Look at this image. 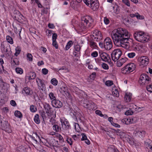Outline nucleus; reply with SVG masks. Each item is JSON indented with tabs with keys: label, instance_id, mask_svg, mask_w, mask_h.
<instances>
[{
	"label": "nucleus",
	"instance_id": "2",
	"mask_svg": "<svg viewBox=\"0 0 152 152\" xmlns=\"http://www.w3.org/2000/svg\"><path fill=\"white\" fill-rule=\"evenodd\" d=\"M81 103L84 108L90 110H94L97 108L96 105L91 100L84 99L82 101Z\"/></svg>",
	"mask_w": 152,
	"mask_h": 152
},
{
	"label": "nucleus",
	"instance_id": "18",
	"mask_svg": "<svg viewBox=\"0 0 152 152\" xmlns=\"http://www.w3.org/2000/svg\"><path fill=\"white\" fill-rule=\"evenodd\" d=\"M81 47L79 45H76L74 46L75 51L73 52L74 55L76 57H78L80 54V50Z\"/></svg>",
	"mask_w": 152,
	"mask_h": 152
},
{
	"label": "nucleus",
	"instance_id": "42",
	"mask_svg": "<svg viewBox=\"0 0 152 152\" xmlns=\"http://www.w3.org/2000/svg\"><path fill=\"white\" fill-rule=\"evenodd\" d=\"M15 50L16 52L14 54L15 56H17L20 53L21 51V48L20 47L18 46L16 48Z\"/></svg>",
	"mask_w": 152,
	"mask_h": 152
},
{
	"label": "nucleus",
	"instance_id": "49",
	"mask_svg": "<svg viewBox=\"0 0 152 152\" xmlns=\"http://www.w3.org/2000/svg\"><path fill=\"white\" fill-rule=\"evenodd\" d=\"M112 93L114 96L118 97L119 96V93L117 90H114L112 92Z\"/></svg>",
	"mask_w": 152,
	"mask_h": 152
},
{
	"label": "nucleus",
	"instance_id": "35",
	"mask_svg": "<svg viewBox=\"0 0 152 152\" xmlns=\"http://www.w3.org/2000/svg\"><path fill=\"white\" fill-rule=\"evenodd\" d=\"M34 121L37 124H39L40 122V120L39 119V114H36L34 118Z\"/></svg>",
	"mask_w": 152,
	"mask_h": 152
},
{
	"label": "nucleus",
	"instance_id": "20",
	"mask_svg": "<svg viewBox=\"0 0 152 152\" xmlns=\"http://www.w3.org/2000/svg\"><path fill=\"white\" fill-rule=\"evenodd\" d=\"M100 57L105 62H109L110 61V56L105 53H102L100 54Z\"/></svg>",
	"mask_w": 152,
	"mask_h": 152
},
{
	"label": "nucleus",
	"instance_id": "53",
	"mask_svg": "<svg viewBox=\"0 0 152 152\" xmlns=\"http://www.w3.org/2000/svg\"><path fill=\"white\" fill-rule=\"evenodd\" d=\"M113 84V81L109 80L106 81L105 83V85L108 86H111Z\"/></svg>",
	"mask_w": 152,
	"mask_h": 152
},
{
	"label": "nucleus",
	"instance_id": "52",
	"mask_svg": "<svg viewBox=\"0 0 152 152\" xmlns=\"http://www.w3.org/2000/svg\"><path fill=\"white\" fill-rule=\"evenodd\" d=\"M135 56V53L134 52H131L127 54L128 56L130 58H133Z\"/></svg>",
	"mask_w": 152,
	"mask_h": 152
},
{
	"label": "nucleus",
	"instance_id": "16",
	"mask_svg": "<svg viewBox=\"0 0 152 152\" xmlns=\"http://www.w3.org/2000/svg\"><path fill=\"white\" fill-rule=\"evenodd\" d=\"M144 143L147 148L148 149V152H152L151 141L150 139H148L144 142Z\"/></svg>",
	"mask_w": 152,
	"mask_h": 152
},
{
	"label": "nucleus",
	"instance_id": "15",
	"mask_svg": "<svg viewBox=\"0 0 152 152\" xmlns=\"http://www.w3.org/2000/svg\"><path fill=\"white\" fill-rule=\"evenodd\" d=\"M89 6L93 10H96L99 7V3L98 0L96 1H93Z\"/></svg>",
	"mask_w": 152,
	"mask_h": 152
},
{
	"label": "nucleus",
	"instance_id": "47",
	"mask_svg": "<svg viewBox=\"0 0 152 152\" xmlns=\"http://www.w3.org/2000/svg\"><path fill=\"white\" fill-rule=\"evenodd\" d=\"M27 57L28 60L29 61H32L33 60V56L31 53H27Z\"/></svg>",
	"mask_w": 152,
	"mask_h": 152
},
{
	"label": "nucleus",
	"instance_id": "21",
	"mask_svg": "<svg viewBox=\"0 0 152 152\" xmlns=\"http://www.w3.org/2000/svg\"><path fill=\"white\" fill-rule=\"evenodd\" d=\"M60 91L62 94L66 95V96H69V94L68 90L66 86L61 87L60 88Z\"/></svg>",
	"mask_w": 152,
	"mask_h": 152
},
{
	"label": "nucleus",
	"instance_id": "12",
	"mask_svg": "<svg viewBox=\"0 0 152 152\" xmlns=\"http://www.w3.org/2000/svg\"><path fill=\"white\" fill-rule=\"evenodd\" d=\"M94 34L93 36H95L94 39V41H98L102 39V35L100 31H96Z\"/></svg>",
	"mask_w": 152,
	"mask_h": 152
},
{
	"label": "nucleus",
	"instance_id": "63",
	"mask_svg": "<svg viewBox=\"0 0 152 152\" xmlns=\"http://www.w3.org/2000/svg\"><path fill=\"white\" fill-rule=\"evenodd\" d=\"M81 135L82 136V138L81 139V140H85L87 139V137L85 133H81Z\"/></svg>",
	"mask_w": 152,
	"mask_h": 152
},
{
	"label": "nucleus",
	"instance_id": "11",
	"mask_svg": "<svg viewBox=\"0 0 152 152\" xmlns=\"http://www.w3.org/2000/svg\"><path fill=\"white\" fill-rule=\"evenodd\" d=\"M137 108L136 105L132 104L129 106V109L125 113V114L127 115H132L134 112V110L136 111H137Z\"/></svg>",
	"mask_w": 152,
	"mask_h": 152
},
{
	"label": "nucleus",
	"instance_id": "43",
	"mask_svg": "<svg viewBox=\"0 0 152 152\" xmlns=\"http://www.w3.org/2000/svg\"><path fill=\"white\" fill-rule=\"evenodd\" d=\"M6 39L7 42L11 44L13 43V41L12 38L9 36L6 37Z\"/></svg>",
	"mask_w": 152,
	"mask_h": 152
},
{
	"label": "nucleus",
	"instance_id": "33",
	"mask_svg": "<svg viewBox=\"0 0 152 152\" xmlns=\"http://www.w3.org/2000/svg\"><path fill=\"white\" fill-rule=\"evenodd\" d=\"M46 114V116L47 118H50L51 117H53L54 116L56 115L55 113H54L53 110L49 111L48 112H45Z\"/></svg>",
	"mask_w": 152,
	"mask_h": 152
},
{
	"label": "nucleus",
	"instance_id": "46",
	"mask_svg": "<svg viewBox=\"0 0 152 152\" xmlns=\"http://www.w3.org/2000/svg\"><path fill=\"white\" fill-rule=\"evenodd\" d=\"M131 96L127 94H126L125 96V99L127 102H129L131 100Z\"/></svg>",
	"mask_w": 152,
	"mask_h": 152
},
{
	"label": "nucleus",
	"instance_id": "28",
	"mask_svg": "<svg viewBox=\"0 0 152 152\" xmlns=\"http://www.w3.org/2000/svg\"><path fill=\"white\" fill-rule=\"evenodd\" d=\"M120 135H121V134L122 135H123L124 137H125L127 138L126 140L129 143H132V138L131 136L129 135L126 134L124 132H122L120 133Z\"/></svg>",
	"mask_w": 152,
	"mask_h": 152
},
{
	"label": "nucleus",
	"instance_id": "30",
	"mask_svg": "<svg viewBox=\"0 0 152 152\" xmlns=\"http://www.w3.org/2000/svg\"><path fill=\"white\" fill-rule=\"evenodd\" d=\"M108 152H120L117 149L113 146H111L108 148Z\"/></svg>",
	"mask_w": 152,
	"mask_h": 152
},
{
	"label": "nucleus",
	"instance_id": "3",
	"mask_svg": "<svg viewBox=\"0 0 152 152\" xmlns=\"http://www.w3.org/2000/svg\"><path fill=\"white\" fill-rule=\"evenodd\" d=\"M0 128L8 133H11L12 130L7 121L3 120L0 115Z\"/></svg>",
	"mask_w": 152,
	"mask_h": 152
},
{
	"label": "nucleus",
	"instance_id": "38",
	"mask_svg": "<svg viewBox=\"0 0 152 152\" xmlns=\"http://www.w3.org/2000/svg\"><path fill=\"white\" fill-rule=\"evenodd\" d=\"M73 43L72 41H69L67 43L66 45L65 49L66 50H68L73 45Z\"/></svg>",
	"mask_w": 152,
	"mask_h": 152
},
{
	"label": "nucleus",
	"instance_id": "7",
	"mask_svg": "<svg viewBox=\"0 0 152 152\" xmlns=\"http://www.w3.org/2000/svg\"><path fill=\"white\" fill-rule=\"evenodd\" d=\"M82 23H84L85 26L86 27H90L91 26V24L93 22V20L92 18L88 15L86 16L82 19Z\"/></svg>",
	"mask_w": 152,
	"mask_h": 152
},
{
	"label": "nucleus",
	"instance_id": "4",
	"mask_svg": "<svg viewBox=\"0 0 152 152\" xmlns=\"http://www.w3.org/2000/svg\"><path fill=\"white\" fill-rule=\"evenodd\" d=\"M135 68V65L133 63L129 64L122 68L121 72L124 74H128L133 71Z\"/></svg>",
	"mask_w": 152,
	"mask_h": 152
},
{
	"label": "nucleus",
	"instance_id": "59",
	"mask_svg": "<svg viewBox=\"0 0 152 152\" xmlns=\"http://www.w3.org/2000/svg\"><path fill=\"white\" fill-rule=\"evenodd\" d=\"M96 76V73L95 72H93L90 76V78L91 80H94Z\"/></svg>",
	"mask_w": 152,
	"mask_h": 152
},
{
	"label": "nucleus",
	"instance_id": "22",
	"mask_svg": "<svg viewBox=\"0 0 152 152\" xmlns=\"http://www.w3.org/2000/svg\"><path fill=\"white\" fill-rule=\"evenodd\" d=\"M135 134L136 136L140 137H143L145 136V131L140 130L135 131Z\"/></svg>",
	"mask_w": 152,
	"mask_h": 152
},
{
	"label": "nucleus",
	"instance_id": "8",
	"mask_svg": "<svg viewBox=\"0 0 152 152\" xmlns=\"http://www.w3.org/2000/svg\"><path fill=\"white\" fill-rule=\"evenodd\" d=\"M104 48L108 50H110L113 47V43L111 39L109 37L106 38L104 41Z\"/></svg>",
	"mask_w": 152,
	"mask_h": 152
},
{
	"label": "nucleus",
	"instance_id": "51",
	"mask_svg": "<svg viewBox=\"0 0 152 152\" xmlns=\"http://www.w3.org/2000/svg\"><path fill=\"white\" fill-rule=\"evenodd\" d=\"M51 83L54 86H56L58 84V81L55 78H53L51 80Z\"/></svg>",
	"mask_w": 152,
	"mask_h": 152
},
{
	"label": "nucleus",
	"instance_id": "29",
	"mask_svg": "<svg viewBox=\"0 0 152 152\" xmlns=\"http://www.w3.org/2000/svg\"><path fill=\"white\" fill-rule=\"evenodd\" d=\"M122 121L123 123L127 125L129 124L130 123H133L132 118L129 119L128 118H125L122 119Z\"/></svg>",
	"mask_w": 152,
	"mask_h": 152
},
{
	"label": "nucleus",
	"instance_id": "64",
	"mask_svg": "<svg viewBox=\"0 0 152 152\" xmlns=\"http://www.w3.org/2000/svg\"><path fill=\"white\" fill-rule=\"evenodd\" d=\"M104 23L106 25H107L109 23L110 21L107 17L104 18Z\"/></svg>",
	"mask_w": 152,
	"mask_h": 152
},
{
	"label": "nucleus",
	"instance_id": "13",
	"mask_svg": "<svg viewBox=\"0 0 152 152\" xmlns=\"http://www.w3.org/2000/svg\"><path fill=\"white\" fill-rule=\"evenodd\" d=\"M12 16L15 20L18 21L21 20L22 15L18 10H15L14 11Z\"/></svg>",
	"mask_w": 152,
	"mask_h": 152
},
{
	"label": "nucleus",
	"instance_id": "37",
	"mask_svg": "<svg viewBox=\"0 0 152 152\" xmlns=\"http://www.w3.org/2000/svg\"><path fill=\"white\" fill-rule=\"evenodd\" d=\"M45 113L43 110H42L39 111V114L44 120L45 118H47V116L45 115Z\"/></svg>",
	"mask_w": 152,
	"mask_h": 152
},
{
	"label": "nucleus",
	"instance_id": "48",
	"mask_svg": "<svg viewBox=\"0 0 152 152\" xmlns=\"http://www.w3.org/2000/svg\"><path fill=\"white\" fill-rule=\"evenodd\" d=\"M16 72L18 74H21L23 73V71L21 68H16L15 69Z\"/></svg>",
	"mask_w": 152,
	"mask_h": 152
},
{
	"label": "nucleus",
	"instance_id": "24",
	"mask_svg": "<svg viewBox=\"0 0 152 152\" xmlns=\"http://www.w3.org/2000/svg\"><path fill=\"white\" fill-rule=\"evenodd\" d=\"M150 38V36L148 35L145 34L144 32L143 34L142 35V39L140 42L144 43L145 42H147Z\"/></svg>",
	"mask_w": 152,
	"mask_h": 152
},
{
	"label": "nucleus",
	"instance_id": "32",
	"mask_svg": "<svg viewBox=\"0 0 152 152\" xmlns=\"http://www.w3.org/2000/svg\"><path fill=\"white\" fill-rule=\"evenodd\" d=\"M89 44L90 47L93 49H97L98 48L96 44L92 40L89 42Z\"/></svg>",
	"mask_w": 152,
	"mask_h": 152
},
{
	"label": "nucleus",
	"instance_id": "54",
	"mask_svg": "<svg viewBox=\"0 0 152 152\" xmlns=\"http://www.w3.org/2000/svg\"><path fill=\"white\" fill-rule=\"evenodd\" d=\"M18 152H25V148L22 146H20L18 148Z\"/></svg>",
	"mask_w": 152,
	"mask_h": 152
},
{
	"label": "nucleus",
	"instance_id": "45",
	"mask_svg": "<svg viewBox=\"0 0 152 152\" xmlns=\"http://www.w3.org/2000/svg\"><path fill=\"white\" fill-rule=\"evenodd\" d=\"M56 115H55L53 117H51L48 118L50 119V122L51 123V124L52 125H53L55 124L56 122V120L55 119V118H56Z\"/></svg>",
	"mask_w": 152,
	"mask_h": 152
},
{
	"label": "nucleus",
	"instance_id": "17",
	"mask_svg": "<svg viewBox=\"0 0 152 152\" xmlns=\"http://www.w3.org/2000/svg\"><path fill=\"white\" fill-rule=\"evenodd\" d=\"M143 32L140 31L135 32L134 34V38L137 41L140 42L142 39V34H143Z\"/></svg>",
	"mask_w": 152,
	"mask_h": 152
},
{
	"label": "nucleus",
	"instance_id": "25",
	"mask_svg": "<svg viewBox=\"0 0 152 152\" xmlns=\"http://www.w3.org/2000/svg\"><path fill=\"white\" fill-rule=\"evenodd\" d=\"M23 91L24 92L23 93L25 92L27 95H31L33 93L31 89L28 87H24L23 89Z\"/></svg>",
	"mask_w": 152,
	"mask_h": 152
},
{
	"label": "nucleus",
	"instance_id": "58",
	"mask_svg": "<svg viewBox=\"0 0 152 152\" xmlns=\"http://www.w3.org/2000/svg\"><path fill=\"white\" fill-rule=\"evenodd\" d=\"M136 18L138 19H143L144 18V17L143 16L140 15L138 12L136 13Z\"/></svg>",
	"mask_w": 152,
	"mask_h": 152
},
{
	"label": "nucleus",
	"instance_id": "1",
	"mask_svg": "<svg viewBox=\"0 0 152 152\" xmlns=\"http://www.w3.org/2000/svg\"><path fill=\"white\" fill-rule=\"evenodd\" d=\"M111 37L114 44L127 49L131 47L133 41L129 38L128 31L121 28H118L113 30Z\"/></svg>",
	"mask_w": 152,
	"mask_h": 152
},
{
	"label": "nucleus",
	"instance_id": "19",
	"mask_svg": "<svg viewBox=\"0 0 152 152\" xmlns=\"http://www.w3.org/2000/svg\"><path fill=\"white\" fill-rule=\"evenodd\" d=\"M140 60L141 64L143 66H146L149 63V59L146 56H142L140 57Z\"/></svg>",
	"mask_w": 152,
	"mask_h": 152
},
{
	"label": "nucleus",
	"instance_id": "60",
	"mask_svg": "<svg viewBox=\"0 0 152 152\" xmlns=\"http://www.w3.org/2000/svg\"><path fill=\"white\" fill-rule=\"evenodd\" d=\"M95 112L96 114L99 115L101 117H103L104 116V115L102 114L101 111L99 110H96Z\"/></svg>",
	"mask_w": 152,
	"mask_h": 152
},
{
	"label": "nucleus",
	"instance_id": "62",
	"mask_svg": "<svg viewBox=\"0 0 152 152\" xmlns=\"http://www.w3.org/2000/svg\"><path fill=\"white\" fill-rule=\"evenodd\" d=\"M113 9L114 12L116 13H118L119 11L118 6H115L113 7Z\"/></svg>",
	"mask_w": 152,
	"mask_h": 152
},
{
	"label": "nucleus",
	"instance_id": "61",
	"mask_svg": "<svg viewBox=\"0 0 152 152\" xmlns=\"http://www.w3.org/2000/svg\"><path fill=\"white\" fill-rule=\"evenodd\" d=\"M57 134V136H56V137H57L58 138L59 140L61 142H63L64 140L63 138V137L61 136V135L58 134Z\"/></svg>",
	"mask_w": 152,
	"mask_h": 152
},
{
	"label": "nucleus",
	"instance_id": "26",
	"mask_svg": "<svg viewBox=\"0 0 152 152\" xmlns=\"http://www.w3.org/2000/svg\"><path fill=\"white\" fill-rule=\"evenodd\" d=\"M44 108L45 110V112L53 110L51 106L47 103H45L44 105Z\"/></svg>",
	"mask_w": 152,
	"mask_h": 152
},
{
	"label": "nucleus",
	"instance_id": "41",
	"mask_svg": "<svg viewBox=\"0 0 152 152\" xmlns=\"http://www.w3.org/2000/svg\"><path fill=\"white\" fill-rule=\"evenodd\" d=\"M49 96L51 101H53L56 99L55 96L53 92H50L49 94Z\"/></svg>",
	"mask_w": 152,
	"mask_h": 152
},
{
	"label": "nucleus",
	"instance_id": "44",
	"mask_svg": "<svg viewBox=\"0 0 152 152\" xmlns=\"http://www.w3.org/2000/svg\"><path fill=\"white\" fill-rule=\"evenodd\" d=\"M30 109L32 113L35 112L37 110L36 107L33 105H31L30 106Z\"/></svg>",
	"mask_w": 152,
	"mask_h": 152
},
{
	"label": "nucleus",
	"instance_id": "10",
	"mask_svg": "<svg viewBox=\"0 0 152 152\" xmlns=\"http://www.w3.org/2000/svg\"><path fill=\"white\" fill-rule=\"evenodd\" d=\"M60 121L61 123L62 127L65 130H67L70 128L69 122L64 118H61Z\"/></svg>",
	"mask_w": 152,
	"mask_h": 152
},
{
	"label": "nucleus",
	"instance_id": "50",
	"mask_svg": "<svg viewBox=\"0 0 152 152\" xmlns=\"http://www.w3.org/2000/svg\"><path fill=\"white\" fill-rule=\"evenodd\" d=\"M96 0H83V2L87 6H89L93 1H96Z\"/></svg>",
	"mask_w": 152,
	"mask_h": 152
},
{
	"label": "nucleus",
	"instance_id": "36",
	"mask_svg": "<svg viewBox=\"0 0 152 152\" xmlns=\"http://www.w3.org/2000/svg\"><path fill=\"white\" fill-rule=\"evenodd\" d=\"M53 129L56 132H59L61 131V128L58 125L55 124L53 125Z\"/></svg>",
	"mask_w": 152,
	"mask_h": 152
},
{
	"label": "nucleus",
	"instance_id": "6",
	"mask_svg": "<svg viewBox=\"0 0 152 152\" xmlns=\"http://www.w3.org/2000/svg\"><path fill=\"white\" fill-rule=\"evenodd\" d=\"M151 81V78L147 75L142 74L140 76L139 82L142 85H145L148 84Z\"/></svg>",
	"mask_w": 152,
	"mask_h": 152
},
{
	"label": "nucleus",
	"instance_id": "5",
	"mask_svg": "<svg viewBox=\"0 0 152 152\" xmlns=\"http://www.w3.org/2000/svg\"><path fill=\"white\" fill-rule=\"evenodd\" d=\"M122 54V52L119 49H115L111 54L112 60L116 61L120 58Z\"/></svg>",
	"mask_w": 152,
	"mask_h": 152
},
{
	"label": "nucleus",
	"instance_id": "9",
	"mask_svg": "<svg viewBox=\"0 0 152 152\" xmlns=\"http://www.w3.org/2000/svg\"><path fill=\"white\" fill-rule=\"evenodd\" d=\"M44 80L37 77L36 82L37 83L38 88L40 90L43 91L46 89L45 85L44 83Z\"/></svg>",
	"mask_w": 152,
	"mask_h": 152
},
{
	"label": "nucleus",
	"instance_id": "57",
	"mask_svg": "<svg viewBox=\"0 0 152 152\" xmlns=\"http://www.w3.org/2000/svg\"><path fill=\"white\" fill-rule=\"evenodd\" d=\"M122 2L127 6H130V2L129 0H122Z\"/></svg>",
	"mask_w": 152,
	"mask_h": 152
},
{
	"label": "nucleus",
	"instance_id": "31",
	"mask_svg": "<svg viewBox=\"0 0 152 152\" xmlns=\"http://www.w3.org/2000/svg\"><path fill=\"white\" fill-rule=\"evenodd\" d=\"M131 47H132L135 50L138 51L140 50V45L137 43L133 42Z\"/></svg>",
	"mask_w": 152,
	"mask_h": 152
},
{
	"label": "nucleus",
	"instance_id": "27",
	"mask_svg": "<svg viewBox=\"0 0 152 152\" xmlns=\"http://www.w3.org/2000/svg\"><path fill=\"white\" fill-rule=\"evenodd\" d=\"M29 136L36 143L37 142V140L39 138V137L38 136L37 133H33L32 135H29Z\"/></svg>",
	"mask_w": 152,
	"mask_h": 152
},
{
	"label": "nucleus",
	"instance_id": "55",
	"mask_svg": "<svg viewBox=\"0 0 152 152\" xmlns=\"http://www.w3.org/2000/svg\"><path fill=\"white\" fill-rule=\"evenodd\" d=\"M146 89L149 92H152V84L147 86Z\"/></svg>",
	"mask_w": 152,
	"mask_h": 152
},
{
	"label": "nucleus",
	"instance_id": "40",
	"mask_svg": "<svg viewBox=\"0 0 152 152\" xmlns=\"http://www.w3.org/2000/svg\"><path fill=\"white\" fill-rule=\"evenodd\" d=\"M11 64L13 65H18L19 64V62L17 58L11 59Z\"/></svg>",
	"mask_w": 152,
	"mask_h": 152
},
{
	"label": "nucleus",
	"instance_id": "34",
	"mask_svg": "<svg viewBox=\"0 0 152 152\" xmlns=\"http://www.w3.org/2000/svg\"><path fill=\"white\" fill-rule=\"evenodd\" d=\"M1 50L3 53L4 54H9L8 48L6 47H5L4 45H1Z\"/></svg>",
	"mask_w": 152,
	"mask_h": 152
},
{
	"label": "nucleus",
	"instance_id": "56",
	"mask_svg": "<svg viewBox=\"0 0 152 152\" xmlns=\"http://www.w3.org/2000/svg\"><path fill=\"white\" fill-rule=\"evenodd\" d=\"M66 141L69 144L71 145H72L73 144V141L72 139L69 137H68Z\"/></svg>",
	"mask_w": 152,
	"mask_h": 152
},
{
	"label": "nucleus",
	"instance_id": "39",
	"mask_svg": "<svg viewBox=\"0 0 152 152\" xmlns=\"http://www.w3.org/2000/svg\"><path fill=\"white\" fill-rule=\"evenodd\" d=\"M14 114L15 116L18 118H21L22 117V114L20 111L18 110L15 111Z\"/></svg>",
	"mask_w": 152,
	"mask_h": 152
},
{
	"label": "nucleus",
	"instance_id": "23",
	"mask_svg": "<svg viewBox=\"0 0 152 152\" xmlns=\"http://www.w3.org/2000/svg\"><path fill=\"white\" fill-rule=\"evenodd\" d=\"M12 26L16 34L19 33V36L20 37H21L20 36V33L21 31V28L19 25H17L16 26H15L13 24Z\"/></svg>",
	"mask_w": 152,
	"mask_h": 152
},
{
	"label": "nucleus",
	"instance_id": "14",
	"mask_svg": "<svg viewBox=\"0 0 152 152\" xmlns=\"http://www.w3.org/2000/svg\"><path fill=\"white\" fill-rule=\"evenodd\" d=\"M51 103L53 106L56 108L61 107L63 105L62 103L60 101L56 99L53 101H51Z\"/></svg>",
	"mask_w": 152,
	"mask_h": 152
}]
</instances>
